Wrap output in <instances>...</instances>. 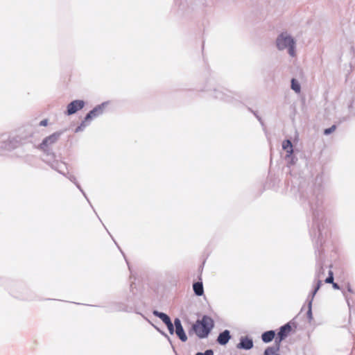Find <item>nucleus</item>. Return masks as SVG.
<instances>
[{
  "instance_id": "nucleus-1",
  "label": "nucleus",
  "mask_w": 355,
  "mask_h": 355,
  "mask_svg": "<svg viewBox=\"0 0 355 355\" xmlns=\"http://www.w3.org/2000/svg\"><path fill=\"white\" fill-rule=\"evenodd\" d=\"M309 204L313 214V225L310 231L313 241L315 243V253L320 254L318 249L322 246L324 238L327 236L328 229L327 220L324 218L323 208V196L321 193H312L309 198Z\"/></svg>"
},
{
  "instance_id": "nucleus-2",
  "label": "nucleus",
  "mask_w": 355,
  "mask_h": 355,
  "mask_svg": "<svg viewBox=\"0 0 355 355\" xmlns=\"http://www.w3.org/2000/svg\"><path fill=\"white\" fill-rule=\"evenodd\" d=\"M63 131L55 132L48 137H46L39 144L37 148L40 150L44 155L46 157V162H53L55 159V155L53 152V147L58 141Z\"/></svg>"
},
{
  "instance_id": "nucleus-3",
  "label": "nucleus",
  "mask_w": 355,
  "mask_h": 355,
  "mask_svg": "<svg viewBox=\"0 0 355 355\" xmlns=\"http://www.w3.org/2000/svg\"><path fill=\"white\" fill-rule=\"evenodd\" d=\"M214 327V322L211 318L204 315L201 320H198L191 327V330L196 336L202 339L207 338Z\"/></svg>"
},
{
  "instance_id": "nucleus-4",
  "label": "nucleus",
  "mask_w": 355,
  "mask_h": 355,
  "mask_svg": "<svg viewBox=\"0 0 355 355\" xmlns=\"http://www.w3.org/2000/svg\"><path fill=\"white\" fill-rule=\"evenodd\" d=\"M276 46L279 51L288 49L291 57L295 56V40L287 32H283L277 36Z\"/></svg>"
},
{
  "instance_id": "nucleus-5",
  "label": "nucleus",
  "mask_w": 355,
  "mask_h": 355,
  "mask_svg": "<svg viewBox=\"0 0 355 355\" xmlns=\"http://www.w3.org/2000/svg\"><path fill=\"white\" fill-rule=\"evenodd\" d=\"M48 164L55 171H57L60 174H62L65 177H67L71 182H72L76 187L80 191V192L83 193L84 197L87 199L89 203H90L89 199L87 197L86 193L81 188L79 183L77 182L76 177L73 175L69 174V173H65V170H67V164L65 162L59 161V160H54L53 162L48 161Z\"/></svg>"
},
{
  "instance_id": "nucleus-6",
  "label": "nucleus",
  "mask_w": 355,
  "mask_h": 355,
  "mask_svg": "<svg viewBox=\"0 0 355 355\" xmlns=\"http://www.w3.org/2000/svg\"><path fill=\"white\" fill-rule=\"evenodd\" d=\"M108 105V102H103L100 105H96L91 111H89L84 118L81 123L76 128L75 132L83 131L85 128L89 125L90 121L100 115L103 114L105 109Z\"/></svg>"
},
{
  "instance_id": "nucleus-7",
  "label": "nucleus",
  "mask_w": 355,
  "mask_h": 355,
  "mask_svg": "<svg viewBox=\"0 0 355 355\" xmlns=\"http://www.w3.org/2000/svg\"><path fill=\"white\" fill-rule=\"evenodd\" d=\"M230 92L224 89H214L212 96L216 99L224 101L227 103L232 102V97L230 94Z\"/></svg>"
},
{
  "instance_id": "nucleus-8",
  "label": "nucleus",
  "mask_w": 355,
  "mask_h": 355,
  "mask_svg": "<svg viewBox=\"0 0 355 355\" xmlns=\"http://www.w3.org/2000/svg\"><path fill=\"white\" fill-rule=\"evenodd\" d=\"M85 106V102L83 100H75L67 105L65 114L72 115L77 111L83 109Z\"/></svg>"
},
{
  "instance_id": "nucleus-9",
  "label": "nucleus",
  "mask_w": 355,
  "mask_h": 355,
  "mask_svg": "<svg viewBox=\"0 0 355 355\" xmlns=\"http://www.w3.org/2000/svg\"><path fill=\"white\" fill-rule=\"evenodd\" d=\"M19 145V141L16 138H8L6 140L0 141V149L11 150L17 148Z\"/></svg>"
},
{
  "instance_id": "nucleus-10",
  "label": "nucleus",
  "mask_w": 355,
  "mask_h": 355,
  "mask_svg": "<svg viewBox=\"0 0 355 355\" xmlns=\"http://www.w3.org/2000/svg\"><path fill=\"white\" fill-rule=\"evenodd\" d=\"M174 325L177 336L182 342H186L187 340V336L182 325L181 320L178 318H175Z\"/></svg>"
},
{
  "instance_id": "nucleus-11",
  "label": "nucleus",
  "mask_w": 355,
  "mask_h": 355,
  "mask_svg": "<svg viewBox=\"0 0 355 355\" xmlns=\"http://www.w3.org/2000/svg\"><path fill=\"white\" fill-rule=\"evenodd\" d=\"M291 331V326L289 323H287L279 328V331L277 333V336L275 339V343H280L288 336L289 332Z\"/></svg>"
},
{
  "instance_id": "nucleus-12",
  "label": "nucleus",
  "mask_w": 355,
  "mask_h": 355,
  "mask_svg": "<svg viewBox=\"0 0 355 355\" xmlns=\"http://www.w3.org/2000/svg\"><path fill=\"white\" fill-rule=\"evenodd\" d=\"M236 347L238 349L249 350L253 347V340L248 336H241Z\"/></svg>"
},
{
  "instance_id": "nucleus-13",
  "label": "nucleus",
  "mask_w": 355,
  "mask_h": 355,
  "mask_svg": "<svg viewBox=\"0 0 355 355\" xmlns=\"http://www.w3.org/2000/svg\"><path fill=\"white\" fill-rule=\"evenodd\" d=\"M230 338H231V336H230V331L227 329H225L219 334V335L217 338V342L221 345H225L229 342Z\"/></svg>"
},
{
  "instance_id": "nucleus-14",
  "label": "nucleus",
  "mask_w": 355,
  "mask_h": 355,
  "mask_svg": "<svg viewBox=\"0 0 355 355\" xmlns=\"http://www.w3.org/2000/svg\"><path fill=\"white\" fill-rule=\"evenodd\" d=\"M282 148L286 151L287 157H291L293 154V146L290 139H286L283 141Z\"/></svg>"
},
{
  "instance_id": "nucleus-15",
  "label": "nucleus",
  "mask_w": 355,
  "mask_h": 355,
  "mask_svg": "<svg viewBox=\"0 0 355 355\" xmlns=\"http://www.w3.org/2000/svg\"><path fill=\"white\" fill-rule=\"evenodd\" d=\"M153 314L155 316H156V317L159 318V319H161L162 321L165 324H167L168 323L171 322V320L170 317L167 314H166V313H164L163 312H160V311H159L157 310H154L153 311Z\"/></svg>"
},
{
  "instance_id": "nucleus-16",
  "label": "nucleus",
  "mask_w": 355,
  "mask_h": 355,
  "mask_svg": "<svg viewBox=\"0 0 355 355\" xmlns=\"http://www.w3.org/2000/svg\"><path fill=\"white\" fill-rule=\"evenodd\" d=\"M275 336V332L273 330L265 331L261 335L263 342L268 343L271 342Z\"/></svg>"
},
{
  "instance_id": "nucleus-17",
  "label": "nucleus",
  "mask_w": 355,
  "mask_h": 355,
  "mask_svg": "<svg viewBox=\"0 0 355 355\" xmlns=\"http://www.w3.org/2000/svg\"><path fill=\"white\" fill-rule=\"evenodd\" d=\"M194 293L197 296H202L204 294L203 284L202 282H196L193 284Z\"/></svg>"
},
{
  "instance_id": "nucleus-18",
  "label": "nucleus",
  "mask_w": 355,
  "mask_h": 355,
  "mask_svg": "<svg viewBox=\"0 0 355 355\" xmlns=\"http://www.w3.org/2000/svg\"><path fill=\"white\" fill-rule=\"evenodd\" d=\"M279 343H275V346L267 347L264 351V355H280L277 354V352L279 349Z\"/></svg>"
},
{
  "instance_id": "nucleus-19",
  "label": "nucleus",
  "mask_w": 355,
  "mask_h": 355,
  "mask_svg": "<svg viewBox=\"0 0 355 355\" xmlns=\"http://www.w3.org/2000/svg\"><path fill=\"white\" fill-rule=\"evenodd\" d=\"M114 310L116 311H125V312H129L130 311L131 309H129V307L123 304V303H121V302H119V303H115L114 304Z\"/></svg>"
},
{
  "instance_id": "nucleus-20",
  "label": "nucleus",
  "mask_w": 355,
  "mask_h": 355,
  "mask_svg": "<svg viewBox=\"0 0 355 355\" xmlns=\"http://www.w3.org/2000/svg\"><path fill=\"white\" fill-rule=\"evenodd\" d=\"M291 89L296 93H300L301 91V86L299 82L295 78H292L291 80Z\"/></svg>"
},
{
  "instance_id": "nucleus-21",
  "label": "nucleus",
  "mask_w": 355,
  "mask_h": 355,
  "mask_svg": "<svg viewBox=\"0 0 355 355\" xmlns=\"http://www.w3.org/2000/svg\"><path fill=\"white\" fill-rule=\"evenodd\" d=\"M285 159L286 160L287 164L289 166L294 165L295 164L296 161L297 160V159L295 157H294L293 155H291V157H287V155H286L285 157Z\"/></svg>"
},
{
  "instance_id": "nucleus-22",
  "label": "nucleus",
  "mask_w": 355,
  "mask_h": 355,
  "mask_svg": "<svg viewBox=\"0 0 355 355\" xmlns=\"http://www.w3.org/2000/svg\"><path fill=\"white\" fill-rule=\"evenodd\" d=\"M312 304L311 302H308V311L306 313V315L309 320V322H310L313 319V315H312V310H311Z\"/></svg>"
},
{
  "instance_id": "nucleus-23",
  "label": "nucleus",
  "mask_w": 355,
  "mask_h": 355,
  "mask_svg": "<svg viewBox=\"0 0 355 355\" xmlns=\"http://www.w3.org/2000/svg\"><path fill=\"white\" fill-rule=\"evenodd\" d=\"M166 325L168 328V330L170 334H173L174 332H175V327L174 323H173L172 321Z\"/></svg>"
},
{
  "instance_id": "nucleus-24",
  "label": "nucleus",
  "mask_w": 355,
  "mask_h": 355,
  "mask_svg": "<svg viewBox=\"0 0 355 355\" xmlns=\"http://www.w3.org/2000/svg\"><path fill=\"white\" fill-rule=\"evenodd\" d=\"M336 129V125H331L330 128H326L324 130V134L325 135H330L331 133H332L333 132H334Z\"/></svg>"
},
{
  "instance_id": "nucleus-25",
  "label": "nucleus",
  "mask_w": 355,
  "mask_h": 355,
  "mask_svg": "<svg viewBox=\"0 0 355 355\" xmlns=\"http://www.w3.org/2000/svg\"><path fill=\"white\" fill-rule=\"evenodd\" d=\"M324 282L327 284H332L334 282V275L331 270H329V276L326 278Z\"/></svg>"
},
{
  "instance_id": "nucleus-26",
  "label": "nucleus",
  "mask_w": 355,
  "mask_h": 355,
  "mask_svg": "<svg viewBox=\"0 0 355 355\" xmlns=\"http://www.w3.org/2000/svg\"><path fill=\"white\" fill-rule=\"evenodd\" d=\"M196 355H214L212 349H207L205 352H198Z\"/></svg>"
},
{
  "instance_id": "nucleus-27",
  "label": "nucleus",
  "mask_w": 355,
  "mask_h": 355,
  "mask_svg": "<svg viewBox=\"0 0 355 355\" xmlns=\"http://www.w3.org/2000/svg\"><path fill=\"white\" fill-rule=\"evenodd\" d=\"M249 111H250L253 114L256 116V118L260 121L261 124L263 125V123L261 120V118L257 114V113L254 111H253L251 108H248Z\"/></svg>"
},
{
  "instance_id": "nucleus-28",
  "label": "nucleus",
  "mask_w": 355,
  "mask_h": 355,
  "mask_svg": "<svg viewBox=\"0 0 355 355\" xmlns=\"http://www.w3.org/2000/svg\"><path fill=\"white\" fill-rule=\"evenodd\" d=\"M321 285H322V281H321V280H320V279H318V280L317 281L316 286H315V288H314L315 293H317V292H318V291L320 289V288Z\"/></svg>"
},
{
  "instance_id": "nucleus-29",
  "label": "nucleus",
  "mask_w": 355,
  "mask_h": 355,
  "mask_svg": "<svg viewBox=\"0 0 355 355\" xmlns=\"http://www.w3.org/2000/svg\"><path fill=\"white\" fill-rule=\"evenodd\" d=\"M315 294H316V293H315V291L313 290L308 297L309 302H313V297Z\"/></svg>"
},
{
  "instance_id": "nucleus-30",
  "label": "nucleus",
  "mask_w": 355,
  "mask_h": 355,
  "mask_svg": "<svg viewBox=\"0 0 355 355\" xmlns=\"http://www.w3.org/2000/svg\"><path fill=\"white\" fill-rule=\"evenodd\" d=\"M347 291L350 293H354V291L352 288V286L349 283H347L345 286Z\"/></svg>"
},
{
  "instance_id": "nucleus-31",
  "label": "nucleus",
  "mask_w": 355,
  "mask_h": 355,
  "mask_svg": "<svg viewBox=\"0 0 355 355\" xmlns=\"http://www.w3.org/2000/svg\"><path fill=\"white\" fill-rule=\"evenodd\" d=\"M355 107V101L354 100L351 105H349L350 112H353L355 114V112H354V108Z\"/></svg>"
},
{
  "instance_id": "nucleus-32",
  "label": "nucleus",
  "mask_w": 355,
  "mask_h": 355,
  "mask_svg": "<svg viewBox=\"0 0 355 355\" xmlns=\"http://www.w3.org/2000/svg\"><path fill=\"white\" fill-rule=\"evenodd\" d=\"M48 124V120L47 119H43L40 122V126H46Z\"/></svg>"
},
{
  "instance_id": "nucleus-33",
  "label": "nucleus",
  "mask_w": 355,
  "mask_h": 355,
  "mask_svg": "<svg viewBox=\"0 0 355 355\" xmlns=\"http://www.w3.org/2000/svg\"><path fill=\"white\" fill-rule=\"evenodd\" d=\"M155 328L158 331H159L163 336H164L165 337H166L168 338V340L170 341V338L168 336V335L164 333V331L159 330V329H158L157 327L155 326Z\"/></svg>"
},
{
  "instance_id": "nucleus-34",
  "label": "nucleus",
  "mask_w": 355,
  "mask_h": 355,
  "mask_svg": "<svg viewBox=\"0 0 355 355\" xmlns=\"http://www.w3.org/2000/svg\"><path fill=\"white\" fill-rule=\"evenodd\" d=\"M332 286L334 289H340V286L337 284V283H335V282H333L332 283Z\"/></svg>"
},
{
  "instance_id": "nucleus-35",
  "label": "nucleus",
  "mask_w": 355,
  "mask_h": 355,
  "mask_svg": "<svg viewBox=\"0 0 355 355\" xmlns=\"http://www.w3.org/2000/svg\"><path fill=\"white\" fill-rule=\"evenodd\" d=\"M342 292H343V295L345 296V299L347 300L348 306H349V298H348V297H347V295L346 294V292L345 291H342Z\"/></svg>"
},
{
  "instance_id": "nucleus-36",
  "label": "nucleus",
  "mask_w": 355,
  "mask_h": 355,
  "mask_svg": "<svg viewBox=\"0 0 355 355\" xmlns=\"http://www.w3.org/2000/svg\"><path fill=\"white\" fill-rule=\"evenodd\" d=\"M322 270H323L322 267V266H320V269H319V270H318V275H317L318 277H319V273H320V272H322Z\"/></svg>"
},
{
  "instance_id": "nucleus-37",
  "label": "nucleus",
  "mask_w": 355,
  "mask_h": 355,
  "mask_svg": "<svg viewBox=\"0 0 355 355\" xmlns=\"http://www.w3.org/2000/svg\"><path fill=\"white\" fill-rule=\"evenodd\" d=\"M133 284H134V283H133V282H132V283H131V284H130V289H132V288Z\"/></svg>"
},
{
  "instance_id": "nucleus-38",
  "label": "nucleus",
  "mask_w": 355,
  "mask_h": 355,
  "mask_svg": "<svg viewBox=\"0 0 355 355\" xmlns=\"http://www.w3.org/2000/svg\"><path fill=\"white\" fill-rule=\"evenodd\" d=\"M118 249H119V251H120V252H122V250H121V249H120V247H118Z\"/></svg>"
},
{
  "instance_id": "nucleus-39",
  "label": "nucleus",
  "mask_w": 355,
  "mask_h": 355,
  "mask_svg": "<svg viewBox=\"0 0 355 355\" xmlns=\"http://www.w3.org/2000/svg\"><path fill=\"white\" fill-rule=\"evenodd\" d=\"M118 249H119V251H120V252H122V250H121V249H120V247H118Z\"/></svg>"
},
{
  "instance_id": "nucleus-40",
  "label": "nucleus",
  "mask_w": 355,
  "mask_h": 355,
  "mask_svg": "<svg viewBox=\"0 0 355 355\" xmlns=\"http://www.w3.org/2000/svg\"><path fill=\"white\" fill-rule=\"evenodd\" d=\"M118 249H119V251H120V252H122V250H121V249H120V247H118Z\"/></svg>"
}]
</instances>
